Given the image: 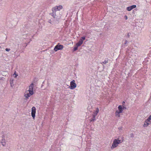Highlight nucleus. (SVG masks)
<instances>
[{
    "label": "nucleus",
    "mask_w": 151,
    "mask_h": 151,
    "mask_svg": "<svg viewBox=\"0 0 151 151\" xmlns=\"http://www.w3.org/2000/svg\"><path fill=\"white\" fill-rule=\"evenodd\" d=\"M36 111V109L34 106H33L32 108L31 115L33 118L34 119Z\"/></svg>",
    "instance_id": "obj_5"
},
{
    "label": "nucleus",
    "mask_w": 151,
    "mask_h": 151,
    "mask_svg": "<svg viewBox=\"0 0 151 151\" xmlns=\"http://www.w3.org/2000/svg\"><path fill=\"white\" fill-rule=\"evenodd\" d=\"M63 8V6L61 5H60L58 6H55L52 9V12H55L56 11H60Z\"/></svg>",
    "instance_id": "obj_1"
},
{
    "label": "nucleus",
    "mask_w": 151,
    "mask_h": 151,
    "mask_svg": "<svg viewBox=\"0 0 151 151\" xmlns=\"http://www.w3.org/2000/svg\"><path fill=\"white\" fill-rule=\"evenodd\" d=\"M85 39V37H82L80 39L79 41L76 43V45L77 47H79L81 46L83 43V41Z\"/></svg>",
    "instance_id": "obj_2"
},
{
    "label": "nucleus",
    "mask_w": 151,
    "mask_h": 151,
    "mask_svg": "<svg viewBox=\"0 0 151 151\" xmlns=\"http://www.w3.org/2000/svg\"><path fill=\"white\" fill-rule=\"evenodd\" d=\"M108 60L107 59H106L103 62H102V63H103V64H106L107 62H108Z\"/></svg>",
    "instance_id": "obj_19"
},
{
    "label": "nucleus",
    "mask_w": 151,
    "mask_h": 151,
    "mask_svg": "<svg viewBox=\"0 0 151 151\" xmlns=\"http://www.w3.org/2000/svg\"><path fill=\"white\" fill-rule=\"evenodd\" d=\"M136 7V5H134L132 6H130L128 7L127 8V9L128 11H130L133 9L135 8Z\"/></svg>",
    "instance_id": "obj_8"
},
{
    "label": "nucleus",
    "mask_w": 151,
    "mask_h": 151,
    "mask_svg": "<svg viewBox=\"0 0 151 151\" xmlns=\"http://www.w3.org/2000/svg\"><path fill=\"white\" fill-rule=\"evenodd\" d=\"M5 50L7 51H10V49L6 48V49Z\"/></svg>",
    "instance_id": "obj_23"
},
{
    "label": "nucleus",
    "mask_w": 151,
    "mask_h": 151,
    "mask_svg": "<svg viewBox=\"0 0 151 151\" xmlns=\"http://www.w3.org/2000/svg\"><path fill=\"white\" fill-rule=\"evenodd\" d=\"M13 75L14 77L15 78H16L17 76H18L17 75L16 71L14 72V73L13 74Z\"/></svg>",
    "instance_id": "obj_18"
},
{
    "label": "nucleus",
    "mask_w": 151,
    "mask_h": 151,
    "mask_svg": "<svg viewBox=\"0 0 151 151\" xmlns=\"http://www.w3.org/2000/svg\"><path fill=\"white\" fill-rule=\"evenodd\" d=\"M122 108H123V109H126V107H124V106H123V107H122Z\"/></svg>",
    "instance_id": "obj_25"
},
{
    "label": "nucleus",
    "mask_w": 151,
    "mask_h": 151,
    "mask_svg": "<svg viewBox=\"0 0 151 151\" xmlns=\"http://www.w3.org/2000/svg\"><path fill=\"white\" fill-rule=\"evenodd\" d=\"M96 111L94 113V114H95V116H96L99 112V108L98 107L96 108Z\"/></svg>",
    "instance_id": "obj_13"
},
{
    "label": "nucleus",
    "mask_w": 151,
    "mask_h": 151,
    "mask_svg": "<svg viewBox=\"0 0 151 151\" xmlns=\"http://www.w3.org/2000/svg\"><path fill=\"white\" fill-rule=\"evenodd\" d=\"M63 48V45H57L55 47L54 50L55 51H57L59 50H62Z\"/></svg>",
    "instance_id": "obj_6"
},
{
    "label": "nucleus",
    "mask_w": 151,
    "mask_h": 151,
    "mask_svg": "<svg viewBox=\"0 0 151 151\" xmlns=\"http://www.w3.org/2000/svg\"><path fill=\"white\" fill-rule=\"evenodd\" d=\"M34 86V84L33 83H31L29 86L28 91L30 94L33 95V88Z\"/></svg>",
    "instance_id": "obj_4"
},
{
    "label": "nucleus",
    "mask_w": 151,
    "mask_h": 151,
    "mask_svg": "<svg viewBox=\"0 0 151 151\" xmlns=\"http://www.w3.org/2000/svg\"><path fill=\"white\" fill-rule=\"evenodd\" d=\"M12 83H13V82L12 81H11L10 82V84H11V86L12 87Z\"/></svg>",
    "instance_id": "obj_26"
},
{
    "label": "nucleus",
    "mask_w": 151,
    "mask_h": 151,
    "mask_svg": "<svg viewBox=\"0 0 151 151\" xmlns=\"http://www.w3.org/2000/svg\"><path fill=\"white\" fill-rule=\"evenodd\" d=\"M78 47L77 46V47H75L74 48V50H77V49H78Z\"/></svg>",
    "instance_id": "obj_24"
},
{
    "label": "nucleus",
    "mask_w": 151,
    "mask_h": 151,
    "mask_svg": "<svg viewBox=\"0 0 151 151\" xmlns=\"http://www.w3.org/2000/svg\"><path fill=\"white\" fill-rule=\"evenodd\" d=\"M121 113L118 112V110H116L115 112V115L116 116L119 117L120 116L119 114Z\"/></svg>",
    "instance_id": "obj_14"
},
{
    "label": "nucleus",
    "mask_w": 151,
    "mask_h": 151,
    "mask_svg": "<svg viewBox=\"0 0 151 151\" xmlns=\"http://www.w3.org/2000/svg\"><path fill=\"white\" fill-rule=\"evenodd\" d=\"M32 95L30 94L29 93H27V94H25L24 96L26 98V99H28L29 98V97Z\"/></svg>",
    "instance_id": "obj_15"
},
{
    "label": "nucleus",
    "mask_w": 151,
    "mask_h": 151,
    "mask_svg": "<svg viewBox=\"0 0 151 151\" xmlns=\"http://www.w3.org/2000/svg\"><path fill=\"white\" fill-rule=\"evenodd\" d=\"M96 116H95V114H93L92 118L89 119L90 122H91L95 121L96 120Z\"/></svg>",
    "instance_id": "obj_12"
},
{
    "label": "nucleus",
    "mask_w": 151,
    "mask_h": 151,
    "mask_svg": "<svg viewBox=\"0 0 151 151\" xmlns=\"http://www.w3.org/2000/svg\"><path fill=\"white\" fill-rule=\"evenodd\" d=\"M122 127H120L118 128V129L119 130H122Z\"/></svg>",
    "instance_id": "obj_22"
},
{
    "label": "nucleus",
    "mask_w": 151,
    "mask_h": 151,
    "mask_svg": "<svg viewBox=\"0 0 151 151\" xmlns=\"http://www.w3.org/2000/svg\"><path fill=\"white\" fill-rule=\"evenodd\" d=\"M75 81L74 80L71 81L70 83V86H69V88L71 89H73L76 88V85L75 83Z\"/></svg>",
    "instance_id": "obj_3"
},
{
    "label": "nucleus",
    "mask_w": 151,
    "mask_h": 151,
    "mask_svg": "<svg viewBox=\"0 0 151 151\" xmlns=\"http://www.w3.org/2000/svg\"><path fill=\"white\" fill-rule=\"evenodd\" d=\"M54 12H53L52 13H50V15L52 16L54 18H55V17L56 16V14L55 13H54Z\"/></svg>",
    "instance_id": "obj_16"
},
{
    "label": "nucleus",
    "mask_w": 151,
    "mask_h": 151,
    "mask_svg": "<svg viewBox=\"0 0 151 151\" xmlns=\"http://www.w3.org/2000/svg\"><path fill=\"white\" fill-rule=\"evenodd\" d=\"M125 104V102L124 101H123L122 102V104L123 105H124V104Z\"/></svg>",
    "instance_id": "obj_28"
},
{
    "label": "nucleus",
    "mask_w": 151,
    "mask_h": 151,
    "mask_svg": "<svg viewBox=\"0 0 151 151\" xmlns=\"http://www.w3.org/2000/svg\"><path fill=\"white\" fill-rule=\"evenodd\" d=\"M134 134L133 133H132L130 134V137L133 138L134 137Z\"/></svg>",
    "instance_id": "obj_21"
},
{
    "label": "nucleus",
    "mask_w": 151,
    "mask_h": 151,
    "mask_svg": "<svg viewBox=\"0 0 151 151\" xmlns=\"http://www.w3.org/2000/svg\"><path fill=\"white\" fill-rule=\"evenodd\" d=\"M149 121L150 124L151 123V115L147 119Z\"/></svg>",
    "instance_id": "obj_17"
},
{
    "label": "nucleus",
    "mask_w": 151,
    "mask_h": 151,
    "mask_svg": "<svg viewBox=\"0 0 151 151\" xmlns=\"http://www.w3.org/2000/svg\"><path fill=\"white\" fill-rule=\"evenodd\" d=\"M1 48V46H0V48Z\"/></svg>",
    "instance_id": "obj_29"
},
{
    "label": "nucleus",
    "mask_w": 151,
    "mask_h": 151,
    "mask_svg": "<svg viewBox=\"0 0 151 151\" xmlns=\"http://www.w3.org/2000/svg\"><path fill=\"white\" fill-rule=\"evenodd\" d=\"M117 141L116 139L114 140L113 143L112 144V146L111 147V149H112L118 146V143H117Z\"/></svg>",
    "instance_id": "obj_7"
},
{
    "label": "nucleus",
    "mask_w": 151,
    "mask_h": 151,
    "mask_svg": "<svg viewBox=\"0 0 151 151\" xmlns=\"http://www.w3.org/2000/svg\"><path fill=\"white\" fill-rule=\"evenodd\" d=\"M116 140H117V143H118V144H119L120 143H121L122 142H121V140H120L116 139Z\"/></svg>",
    "instance_id": "obj_20"
},
{
    "label": "nucleus",
    "mask_w": 151,
    "mask_h": 151,
    "mask_svg": "<svg viewBox=\"0 0 151 151\" xmlns=\"http://www.w3.org/2000/svg\"><path fill=\"white\" fill-rule=\"evenodd\" d=\"M118 112H119V113H122L123 110L122 107V106L121 105H119L118 107Z\"/></svg>",
    "instance_id": "obj_11"
},
{
    "label": "nucleus",
    "mask_w": 151,
    "mask_h": 151,
    "mask_svg": "<svg viewBox=\"0 0 151 151\" xmlns=\"http://www.w3.org/2000/svg\"><path fill=\"white\" fill-rule=\"evenodd\" d=\"M150 124V123L149 122V121L147 119L145 121V123L143 125V127H147L149 125V124Z\"/></svg>",
    "instance_id": "obj_10"
},
{
    "label": "nucleus",
    "mask_w": 151,
    "mask_h": 151,
    "mask_svg": "<svg viewBox=\"0 0 151 151\" xmlns=\"http://www.w3.org/2000/svg\"><path fill=\"white\" fill-rule=\"evenodd\" d=\"M2 139L1 141V143L3 146H4L6 144L5 142V139H4L5 136L4 135H2Z\"/></svg>",
    "instance_id": "obj_9"
},
{
    "label": "nucleus",
    "mask_w": 151,
    "mask_h": 151,
    "mask_svg": "<svg viewBox=\"0 0 151 151\" xmlns=\"http://www.w3.org/2000/svg\"><path fill=\"white\" fill-rule=\"evenodd\" d=\"M125 18L126 19H127V17L126 15L125 16Z\"/></svg>",
    "instance_id": "obj_27"
}]
</instances>
